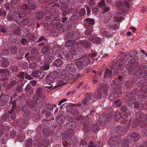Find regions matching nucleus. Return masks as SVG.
<instances>
[{"mask_svg": "<svg viewBox=\"0 0 147 147\" xmlns=\"http://www.w3.org/2000/svg\"><path fill=\"white\" fill-rule=\"evenodd\" d=\"M102 93L100 89H98L95 93H90L85 95V98L82 99V103L85 105L91 103L94 100L95 98L99 99L102 97Z\"/></svg>", "mask_w": 147, "mask_h": 147, "instance_id": "1", "label": "nucleus"}, {"mask_svg": "<svg viewBox=\"0 0 147 147\" xmlns=\"http://www.w3.org/2000/svg\"><path fill=\"white\" fill-rule=\"evenodd\" d=\"M24 11L26 14H29L35 10L37 5L34 3H32L31 0H25Z\"/></svg>", "mask_w": 147, "mask_h": 147, "instance_id": "2", "label": "nucleus"}, {"mask_svg": "<svg viewBox=\"0 0 147 147\" xmlns=\"http://www.w3.org/2000/svg\"><path fill=\"white\" fill-rule=\"evenodd\" d=\"M136 118L142 123H144L147 121V115L142 111H138L135 114Z\"/></svg>", "mask_w": 147, "mask_h": 147, "instance_id": "3", "label": "nucleus"}, {"mask_svg": "<svg viewBox=\"0 0 147 147\" xmlns=\"http://www.w3.org/2000/svg\"><path fill=\"white\" fill-rule=\"evenodd\" d=\"M119 143L118 138L116 136L110 137L108 140V145L111 147L117 146L119 145Z\"/></svg>", "mask_w": 147, "mask_h": 147, "instance_id": "4", "label": "nucleus"}, {"mask_svg": "<svg viewBox=\"0 0 147 147\" xmlns=\"http://www.w3.org/2000/svg\"><path fill=\"white\" fill-rule=\"evenodd\" d=\"M45 90L42 87H38L36 91V94L33 96V98L34 100L38 101L39 98L42 97Z\"/></svg>", "mask_w": 147, "mask_h": 147, "instance_id": "5", "label": "nucleus"}, {"mask_svg": "<svg viewBox=\"0 0 147 147\" xmlns=\"http://www.w3.org/2000/svg\"><path fill=\"white\" fill-rule=\"evenodd\" d=\"M28 50L25 47L19 49L17 52V54L15 55L16 56V59L18 60H20L23 57V55L27 52Z\"/></svg>", "mask_w": 147, "mask_h": 147, "instance_id": "6", "label": "nucleus"}, {"mask_svg": "<svg viewBox=\"0 0 147 147\" xmlns=\"http://www.w3.org/2000/svg\"><path fill=\"white\" fill-rule=\"evenodd\" d=\"M112 71L108 68L106 69L104 74L103 80L104 82H108L111 80L112 76Z\"/></svg>", "mask_w": 147, "mask_h": 147, "instance_id": "7", "label": "nucleus"}, {"mask_svg": "<svg viewBox=\"0 0 147 147\" xmlns=\"http://www.w3.org/2000/svg\"><path fill=\"white\" fill-rule=\"evenodd\" d=\"M9 104L10 106H11V109L10 110L8 111V113L10 114H11L16 109L17 106L16 104V99H13L12 97H10V100L9 102Z\"/></svg>", "mask_w": 147, "mask_h": 147, "instance_id": "8", "label": "nucleus"}, {"mask_svg": "<svg viewBox=\"0 0 147 147\" xmlns=\"http://www.w3.org/2000/svg\"><path fill=\"white\" fill-rule=\"evenodd\" d=\"M139 70H140L139 74L145 78V76L147 75V65H141L139 68Z\"/></svg>", "mask_w": 147, "mask_h": 147, "instance_id": "9", "label": "nucleus"}, {"mask_svg": "<svg viewBox=\"0 0 147 147\" xmlns=\"http://www.w3.org/2000/svg\"><path fill=\"white\" fill-rule=\"evenodd\" d=\"M132 143V139L130 136H127V138H124L122 141L121 146L122 147H129Z\"/></svg>", "mask_w": 147, "mask_h": 147, "instance_id": "10", "label": "nucleus"}, {"mask_svg": "<svg viewBox=\"0 0 147 147\" xmlns=\"http://www.w3.org/2000/svg\"><path fill=\"white\" fill-rule=\"evenodd\" d=\"M31 75L33 77L40 79L42 78L44 76V74L40 70H34Z\"/></svg>", "mask_w": 147, "mask_h": 147, "instance_id": "11", "label": "nucleus"}, {"mask_svg": "<svg viewBox=\"0 0 147 147\" xmlns=\"http://www.w3.org/2000/svg\"><path fill=\"white\" fill-rule=\"evenodd\" d=\"M123 1H117L116 3V6L118 9L117 12L119 15L123 14L124 13V8H123Z\"/></svg>", "mask_w": 147, "mask_h": 147, "instance_id": "12", "label": "nucleus"}, {"mask_svg": "<svg viewBox=\"0 0 147 147\" xmlns=\"http://www.w3.org/2000/svg\"><path fill=\"white\" fill-rule=\"evenodd\" d=\"M85 21L86 22L84 24V26L86 28H92V26L94 24V20L92 18H87L85 19Z\"/></svg>", "mask_w": 147, "mask_h": 147, "instance_id": "13", "label": "nucleus"}, {"mask_svg": "<svg viewBox=\"0 0 147 147\" xmlns=\"http://www.w3.org/2000/svg\"><path fill=\"white\" fill-rule=\"evenodd\" d=\"M120 109L123 112L125 113L124 115L126 117L129 116L131 114L130 107H127L126 106H123L121 107Z\"/></svg>", "mask_w": 147, "mask_h": 147, "instance_id": "14", "label": "nucleus"}, {"mask_svg": "<svg viewBox=\"0 0 147 147\" xmlns=\"http://www.w3.org/2000/svg\"><path fill=\"white\" fill-rule=\"evenodd\" d=\"M127 136H130L132 139V142L133 141V140L135 142L137 141L140 137V136L139 134L134 132L132 134H130Z\"/></svg>", "mask_w": 147, "mask_h": 147, "instance_id": "15", "label": "nucleus"}, {"mask_svg": "<svg viewBox=\"0 0 147 147\" xmlns=\"http://www.w3.org/2000/svg\"><path fill=\"white\" fill-rule=\"evenodd\" d=\"M24 91L26 95L28 97L32 94L34 91V89L33 88L28 86L25 88Z\"/></svg>", "mask_w": 147, "mask_h": 147, "instance_id": "16", "label": "nucleus"}, {"mask_svg": "<svg viewBox=\"0 0 147 147\" xmlns=\"http://www.w3.org/2000/svg\"><path fill=\"white\" fill-rule=\"evenodd\" d=\"M22 18L21 19L18 24L21 26H22H22H25L27 25L29 21V19L23 16H22Z\"/></svg>", "mask_w": 147, "mask_h": 147, "instance_id": "17", "label": "nucleus"}, {"mask_svg": "<svg viewBox=\"0 0 147 147\" xmlns=\"http://www.w3.org/2000/svg\"><path fill=\"white\" fill-rule=\"evenodd\" d=\"M9 60L7 58L3 57L1 62V67H6L8 66L9 64Z\"/></svg>", "mask_w": 147, "mask_h": 147, "instance_id": "18", "label": "nucleus"}, {"mask_svg": "<svg viewBox=\"0 0 147 147\" xmlns=\"http://www.w3.org/2000/svg\"><path fill=\"white\" fill-rule=\"evenodd\" d=\"M79 44H81L83 47L86 49L89 48L91 47L90 42L86 40L80 41Z\"/></svg>", "mask_w": 147, "mask_h": 147, "instance_id": "19", "label": "nucleus"}, {"mask_svg": "<svg viewBox=\"0 0 147 147\" xmlns=\"http://www.w3.org/2000/svg\"><path fill=\"white\" fill-rule=\"evenodd\" d=\"M125 67L127 69V73L129 74H131L136 69L134 67H133L131 65V63H128L126 65Z\"/></svg>", "mask_w": 147, "mask_h": 147, "instance_id": "20", "label": "nucleus"}, {"mask_svg": "<svg viewBox=\"0 0 147 147\" xmlns=\"http://www.w3.org/2000/svg\"><path fill=\"white\" fill-rule=\"evenodd\" d=\"M22 15L19 14L17 12L14 13L13 15V18L15 21H16L17 23L18 24L20 20L22 18Z\"/></svg>", "mask_w": 147, "mask_h": 147, "instance_id": "21", "label": "nucleus"}, {"mask_svg": "<svg viewBox=\"0 0 147 147\" xmlns=\"http://www.w3.org/2000/svg\"><path fill=\"white\" fill-rule=\"evenodd\" d=\"M119 61H117L115 63H113V67L111 70H113L114 69L118 68L119 69H121L122 65L121 63H119Z\"/></svg>", "mask_w": 147, "mask_h": 147, "instance_id": "22", "label": "nucleus"}, {"mask_svg": "<svg viewBox=\"0 0 147 147\" xmlns=\"http://www.w3.org/2000/svg\"><path fill=\"white\" fill-rule=\"evenodd\" d=\"M83 129L86 132H88L90 130V123L88 122L84 123H83Z\"/></svg>", "mask_w": 147, "mask_h": 147, "instance_id": "23", "label": "nucleus"}, {"mask_svg": "<svg viewBox=\"0 0 147 147\" xmlns=\"http://www.w3.org/2000/svg\"><path fill=\"white\" fill-rule=\"evenodd\" d=\"M109 86L107 84H105L102 86V91L103 93L105 96L107 95L109 90Z\"/></svg>", "mask_w": 147, "mask_h": 147, "instance_id": "24", "label": "nucleus"}, {"mask_svg": "<svg viewBox=\"0 0 147 147\" xmlns=\"http://www.w3.org/2000/svg\"><path fill=\"white\" fill-rule=\"evenodd\" d=\"M18 85L16 86L15 88V92L16 94L20 93L23 91V88L22 87V84Z\"/></svg>", "mask_w": 147, "mask_h": 147, "instance_id": "25", "label": "nucleus"}, {"mask_svg": "<svg viewBox=\"0 0 147 147\" xmlns=\"http://www.w3.org/2000/svg\"><path fill=\"white\" fill-rule=\"evenodd\" d=\"M90 40L91 41H93L94 43L96 44L99 43L101 41V39L99 37L96 36H93L92 38H90Z\"/></svg>", "mask_w": 147, "mask_h": 147, "instance_id": "26", "label": "nucleus"}, {"mask_svg": "<svg viewBox=\"0 0 147 147\" xmlns=\"http://www.w3.org/2000/svg\"><path fill=\"white\" fill-rule=\"evenodd\" d=\"M100 129V127L96 123V124H92L91 126V130L92 132L94 133L98 131Z\"/></svg>", "mask_w": 147, "mask_h": 147, "instance_id": "27", "label": "nucleus"}, {"mask_svg": "<svg viewBox=\"0 0 147 147\" xmlns=\"http://www.w3.org/2000/svg\"><path fill=\"white\" fill-rule=\"evenodd\" d=\"M115 79L117 80V84L121 85L124 82V78L120 75L117 78H115Z\"/></svg>", "mask_w": 147, "mask_h": 147, "instance_id": "28", "label": "nucleus"}, {"mask_svg": "<svg viewBox=\"0 0 147 147\" xmlns=\"http://www.w3.org/2000/svg\"><path fill=\"white\" fill-rule=\"evenodd\" d=\"M72 40L76 41V40L80 38L81 37L80 33L78 31H73Z\"/></svg>", "mask_w": 147, "mask_h": 147, "instance_id": "29", "label": "nucleus"}, {"mask_svg": "<svg viewBox=\"0 0 147 147\" xmlns=\"http://www.w3.org/2000/svg\"><path fill=\"white\" fill-rule=\"evenodd\" d=\"M122 129V126L121 125H119L115 128L114 131L118 134L116 136L121 135V132L123 131Z\"/></svg>", "mask_w": 147, "mask_h": 147, "instance_id": "30", "label": "nucleus"}, {"mask_svg": "<svg viewBox=\"0 0 147 147\" xmlns=\"http://www.w3.org/2000/svg\"><path fill=\"white\" fill-rule=\"evenodd\" d=\"M121 113L119 111H117L114 113V117L115 121H119L121 118H123L121 116Z\"/></svg>", "mask_w": 147, "mask_h": 147, "instance_id": "31", "label": "nucleus"}, {"mask_svg": "<svg viewBox=\"0 0 147 147\" xmlns=\"http://www.w3.org/2000/svg\"><path fill=\"white\" fill-rule=\"evenodd\" d=\"M76 41L74 40H69L65 42V45L66 47H70L75 45Z\"/></svg>", "mask_w": 147, "mask_h": 147, "instance_id": "32", "label": "nucleus"}, {"mask_svg": "<svg viewBox=\"0 0 147 147\" xmlns=\"http://www.w3.org/2000/svg\"><path fill=\"white\" fill-rule=\"evenodd\" d=\"M18 49V46L15 45L12 46L10 47L9 50L11 53L13 54H17Z\"/></svg>", "mask_w": 147, "mask_h": 147, "instance_id": "33", "label": "nucleus"}, {"mask_svg": "<svg viewBox=\"0 0 147 147\" xmlns=\"http://www.w3.org/2000/svg\"><path fill=\"white\" fill-rule=\"evenodd\" d=\"M36 109H35V111L37 113H39L42 109V103L40 102H36Z\"/></svg>", "mask_w": 147, "mask_h": 147, "instance_id": "34", "label": "nucleus"}, {"mask_svg": "<svg viewBox=\"0 0 147 147\" xmlns=\"http://www.w3.org/2000/svg\"><path fill=\"white\" fill-rule=\"evenodd\" d=\"M26 103L27 106L31 109H32L35 107V104L34 102L32 100H26Z\"/></svg>", "mask_w": 147, "mask_h": 147, "instance_id": "35", "label": "nucleus"}, {"mask_svg": "<svg viewBox=\"0 0 147 147\" xmlns=\"http://www.w3.org/2000/svg\"><path fill=\"white\" fill-rule=\"evenodd\" d=\"M44 14L42 11H39L36 12L35 13V18L38 20H40L43 17Z\"/></svg>", "mask_w": 147, "mask_h": 147, "instance_id": "36", "label": "nucleus"}, {"mask_svg": "<svg viewBox=\"0 0 147 147\" xmlns=\"http://www.w3.org/2000/svg\"><path fill=\"white\" fill-rule=\"evenodd\" d=\"M24 147H32V140L30 138L25 142Z\"/></svg>", "mask_w": 147, "mask_h": 147, "instance_id": "37", "label": "nucleus"}, {"mask_svg": "<svg viewBox=\"0 0 147 147\" xmlns=\"http://www.w3.org/2000/svg\"><path fill=\"white\" fill-rule=\"evenodd\" d=\"M55 80L56 79L51 75L47 76L46 78V81L47 83H53L55 82Z\"/></svg>", "mask_w": 147, "mask_h": 147, "instance_id": "38", "label": "nucleus"}, {"mask_svg": "<svg viewBox=\"0 0 147 147\" xmlns=\"http://www.w3.org/2000/svg\"><path fill=\"white\" fill-rule=\"evenodd\" d=\"M18 82H20L22 84H23V83L22 82V80H19L17 81H16V80H13L11 81V82L9 84V86L10 88H11L13 86L17 85L18 84Z\"/></svg>", "mask_w": 147, "mask_h": 147, "instance_id": "39", "label": "nucleus"}, {"mask_svg": "<svg viewBox=\"0 0 147 147\" xmlns=\"http://www.w3.org/2000/svg\"><path fill=\"white\" fill-rule=\"evenodd\" d=\"M50 51V49L47 45L44 46L42 50V52L43 54L45 55L48 53V52Z\"/></svg>", "mask_w": 147, "mask_h": 147, "instance_id": "40", "label": "nucleus"}, {"mask_svg": "<svg viewBox=\"0 0 147 147\" xmlns=\"http://www.w3.org/2000/svg\"><path fill=\"white\" fill-rule=\"evenodd\" d=\"M25 136L22 132H20L18 134L17 139L20 142H23L24 140Z\"/></svg>", "mask_w": 147, "mask_h": 147, "instance_id": "41", "label": "nucleus"}, {"mask_svg": "<svg viewBox=\"0 0 147 147\" xmlns=\"http://www.w3.org/2000/svg\"><path fill=\"white\" fill-rule=\"evenodd\" d=\"M1 77L3 78H8L9 74V71L7 70H2L1 72Z\"/></svg>", "mask_w": 147, "mask_h": 147, "instance_id": "42", "label": "nucleus"}, {"mask_svg": "<svg viewBox=\"0 0 147 147\" xmlns=\"http://www.w3.org/2000/svg\"><path fill=\"white\" fill-rule=\"evenodd\" d=\"M50 133V130L47 128H45L42 130V134L44 137H47Z\"/></svg>", "mask_w": 147, "mask_h": 147, "instance_id": "43", "label": "nucleus"}, {"mask_svg": "<svg viewBox=\"0 0 147 147\" xmlns=\"http://www.w3.org/2000/svg\"><path fill=\"white\" fill-rule=\"evenodd\" d=\"M62 64V61L60 59H56L54 62V65L57 67H58L61 65Z\"/></svg>", "mask_w": 147, "mask_h": 147, "instance_id": "44", "label": "nucleus"}, {"mask_svg": "<svg viewBox=\"0 0 147 147\" xmlns=\"http://www.w3.org/2000/svg\"><path fill=\"white\" fill-rule=\"evenodd\" d=\"M73 31L68 32L65 33V36L68 40H72Z\"/></svg>", "mask_w": 147, "mask_h": 147, "instance_id": "45", "label": "nucleus"}, {"mask_svg": "<svg viewBox=\"0 0 147 147\" xmlns=\"http://www.w3.org/2000/svg\"><path fill=\"white\" fill-rule=\"evenodd\" d=\"M90 59L91 60L92 59L91 57H86L84 59L82 60V61L84 63L86 67L88 64H90L91 63Z\"/></svg>", "mask_w": 147, "mask_h": 147, "instance_id": "46", "label": "nucleus"}, {"mask_svg": "<svg viewBox=\"0 0 147 147\" xmlns=\"http://www.w3.org/2000/svg\"><path fill=\"white\" fill-rule=\"evenodd\" d=\"M50 63L48 62L45 63L42 66V68L45 71L49 70L50 68Z\"/></svg>", "mask_w": 147, "mask_h": 147, "instance_id": "47", "label": "nucleus"}, {"mask_svg": "<svg viewBox=\"0 0 147 147\" xmlns=\"http://www.w3.org/2000/svg\"><path fill=\"white\" fill-rule=\"evenodd\" d=\"M118 96V94L117 93H112L110 96L109 98L111 100H113L117 98Z\"/></svg>", "mask_w": 147, "mask_h": 147, "instance_id": "48", "label": "nucleus"}, {"mask_svg": "<svg viewBox=\"0 0 147 147\" xmlns=\"http://www.w3.org/2000/svg\"><path fill=\"white\" fill-rule=\"evenodd\" d=\"M23 31V36L26 37L27 36V35L29 34V30L28 29L26 28H23L21 29V32L22 33ZM22 34V33H21Z\"/></svg>", "mask_w": 147, "mask_h": 147, "instance_id": "49", "label": "nucleus"}, {"mask_svg": "<svg viewBox=\"0 0 147 147\" xmlns=\"http://www.w3.org/2000/svg\"><path fill=\"white\" fill-rule=\"evenodd\" d=\"M77 66L78 68L82 69L86 67L82 61H79L76 63Z\"/></svg>", "mask_w": 147, "mask_h": 147, "instance_id": "50", "label": "nucleus"}, {"mask_svg": "<svg viewBox=\"0 0 147 147\" xmlns=\"http://www.w3.org/2000/svg\"><path fill=\"white\" fill-rule=\"evenodd\" d=\"M20 43L22 45L24 46L28 45L29 43L27 39L24 38H22Z\"/></svg>", "mask_w": 147, "mask_h": 147, "instance_id": "51", "label": "nucleus"}, {"mask_svg": "<svg viewBox=\"0 0 147 147\" xmlns=\"http://www.w3.org/2000/svg\"><path fill=\"white\" fill-rule=\"evenodd\" d=\"M73 55L71 54L70 52L69 51L66 52V53L64 55V57L68 59H71L73 58Z\"/></svg>", "mask_w": 147, "mask_h": 147, "instance_id": "52", "label": "nucleus"}, {"mask_svg": "<svg viewBox=\"0 0 147 147\" xmlns=\"http://www.w3.org/2000/svg\"><path fill=\"white\" fill-rule=\"evenodd\" d=\"M59 85H56L54 86L53 87V89H55L60 86L66 84L67 83V82L66 80L64 81H63L62 80H59Z\"/></svg>", "mask_w": 147, "mask_h": 147, "instance_id": "53", "label": "nucleus"}, {"mask_svg": "<svg viewBox=\"0 0 147 147\" xmlns=\"http://www.w3.org/2000/svg\"><path fill=\"white\" fill-rule=\"evenodd\" d=\"M100 118L103 120V121H105L106 122L108 120V116L106 114H102L100 115Z\"/></svg>", "mask_w": 147, "mask_h": 147, "instance_id": "54", "label": "nucleus"}, {"mask_svg": "<svg viewBox=\"0 0 147 147\" xmlns=\"http://www.w3.org/2000/svg\"><path fill=\"white\" fill-rule=\"evenodd\" d=\"M72 22L74 24H76L78 20V17L76 15H73L71 17Z\"/></svg>", "mask_w": 147, "mask_h": 147, "instance_id": "55", "label": "nucleus"}, {"mask_svg": "<svg viewBox=\"0 0 147 147\" xmlns=\"http://www.w3.org/2000/svg\"><path fill=\"white\" fill-rule=\"evenodd\" d=\"M9 96L7 94H5L1 98V99L5 102H7L9 99Z\"/></svg>", "mask_w": 147, "mask_h": 147, "instance_id": "56", "label": "nucleus"}, {"mask_svg": "<svg viewBox=\"0 0 147 147\" xmlns=\"http://www.w3.org/2000/svg\"><path fill=\"white\" fill-rule=\"evenodd\" d=\"M65 75V78L66 80H70L73 78L74 77L73 75L70 74L68 73H66Z\"/></svg>", "mask_w": 147, "mask_h": 147, "instance_id": "57", "label": "nucleus"}, {"mask_svg": "<svg viewBox=\"0 0 147 147\" xmlns=\"http://www.w3.org/2000/svg\"><path fill=\"white\" fill-rule=\"evenodd\" d=\"M42 143L43 145L45 147H47L48 146L49 144V140L48 139H45L43 140Z\"/></svg>", "mask_w": 147, "mask_h": 147, "instance_id": "58", "label": "nucleus"}, {"mask_svg": "<svg viewBox=\"0 0 147 147\" xmlns=\"http://www.w3.org/2000/svg\"><path fill=\"white\" fill-rule=\"evenodd\" d=\"M123 8H124V9H125V8H129L130 7V5L129 4V3L126 1H123ZM125 11H124V12Z\"/></svg>", "mask_w": 147, "mask_h": 147, "instance_id": "59", "label": "nucleus"}, {"mask_svg": "<svg viewBox=\"0 0 147 147\" xmlns=\"http://www.w3.org/2000/svg\"><path fill=\"white\" fill-rule=\"evenodd\" d=\"M74 67H76L75 64L73 63L68 64L66 66V69L69 71H70L71 69L73 68Z\"/></svg>", "mask_w": 147, "mask_h": 147, "instance_id": "60", "label": "nucleus"}, {"mask_svg": "<svg viewBox=\"0 0 147 147\" xmlns=\"http://www.w3.org/2000/svg\"><path fill=\"white\" fill-rule=\"evenodd\" d=\"M69 51L73 55H75L77 54V51L75 48H71Z\"/></svg>", "mask_w": 147, "mask_h": 147, "instance_id": "61", "label": "nucleus"}, {"mask_svg": "<svg viewBox=\"0 0 147 147\" xmlns=\"http://www.w3.org/2000/svg\"><path fill=\"white\" fill-rule=\"evenodd\" d=\"M10 29H12L13 31H18L19 30V28L17 27V24H13L10 27Z\"/></svg>", "mask_w": 147, "mask_h": 147, "instance_id": "62", "label": "nucleus"}, {"mask_svg": "<svg viewBox=\"0 0 147 147\" xmlns=\"http://www.w3.org/2000/svg\"><path fill=\"white\" fill-rule=\"evenodd\" d=\"M37 65L35 62H32L29 65V67L32 69H35L37 67Z\"/></svg>", "mask_w": 147, "mask_h": 147, "instance_id": "63", "label": "nucleus"}, {"mask_svg": "<svg viewBox=\"0 0 147 147\" xmlns=\"http://www.w3.org/2000/svg\"><path fill=\"white\" fill-rule=\"evenodd\" d=\"M25 74L23 71H20L19 74L17 75V76L20 78L24 79L25 78Z\"/></svg>", "mask_w": 147, "mask_h": 147, "instance_id": "64", "label": "nucleus"}]
</instances>
